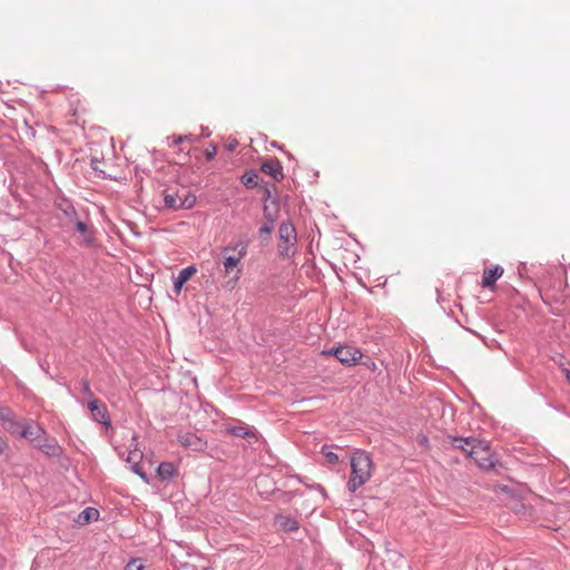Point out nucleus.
<instances>
[{"label":"nucleus","instance_id":"obj_23","mask_svg":"<svg viewBox=\"0 0 570 570\" xmlns=\"http://www.w3.org/2000/svg\"><path fill=\"white\" fill-rule=\"evenodd\" d=\"M281 525L285 531H294L298 529L297 522L289 518H282Z\"/></svg>","mask_w":570,"mask_h":570},{"label":"nucleus","instance_id":"obj_2","mask_svg":"<svg viewBox=\"0 0 570 570\" xmlns=\"http://www.w3.org/2000/svg\"><path fill=\"white\" fill-rule=\"evenodd\" d=\"M373 463L371 458L363 451H356L351 458V476L347 489L355 492L364 485L372 476Z\"/></svg>","mask_w":570,"mask_h":570},{"label":"nucleus","instance_id":"obj_14","mask_svg":"<svg viewBox=\"0 0 570 570\" xmlns=\"http://www.w3.org/2000/svg\"><path fill=\"white\" fill-rule=\"evenodd\" d=\"M99 518V511L95 508H86L83 511H81L78 517L76 518V522L80 525L88 524L91 521H96Z\"/></svg>","mask_w":570,"mask_h":570},{"label":"nucleus","instance_id":"obj_19","mask_svg":"<svg viewBox=\"0 0 570 570\" xmlns=\"http://www.w3.org/2000/svg\"><path fill=\"white\" fill-rule=\"evenodd\" d=\"M295 244L296 243H287L285 240H279L278 243V254L282 257L288 258L295 253Z\"/></svg>","mask_w":570,"mask_h":570},{"label":"nucleus","instance_id":"obj_26","mask_svg":"<svg viewBox=\"0 0 570 570\" xmlns=\"http://www.w3.org/2000/svg\"><path fill=\"white\" fill-rule=\"evenodd\" d=\"M125 570H144V566L139 559H132L128 562Z\"/></svg>","mask_w":570,"mask_h":570},{"label":"nucleus","instance_id":"obj_8","mask_svg":"<svg viewBox=\"0 0 570 570\" xmlns=\"http://www.w3.org/2000/svg\"><path fill=\"white\" fill-rule=\"evenodd\" d=\"M179 443L185 448H190L195 451H202L206 442L193 433H185L178 436Z\"/></svg>","mask_w":570,"mask_h":570},{"label":"nucleus","instance_id":"obj_17","mask_svg":"<svg viewBox=\"0 0 570 570\" xmlns=\"http://www.w3.org/2000/svg\"><path fill=\"white\" fill-rule=\"evenodd\" d=\"M142 458V453L138 450L131 451L127 458V462L132 463V470L140 478L146 480L145 473L140 470L139 462Z\"/></svg>","mask_w":570,"mask_h":570},{"label":"nucleus","instance_id":"obj_18","mask_svg":"<svg viewBox=\"0 0 570 570\" xmlns=\"http://www.w3.org/2000/svg\"><path fill=\"white\" fill-rule=\"evenodd\" d=\"M76 229L80 233V235L82 236V240L83 243L86 244H91L92 240H94V237H92V232L91 229L89 228V226L83 223V222H76Z\"/></svg>","mask_w":570,"mask_h":570},{"label":"nucleus","instance_id":"obj_20","mask_svg":"<svg viewBox=\"0 0 570 570\" xmlns=\"http://www.w3.org/2000/svg\"><path fill=\"white\" fill-rule=\"evenodd\" d=\"M22 423L14 420V417L10 419L8 423L3 425V429L8 431L12 435H20Z\"/></svg>","mask_w":570,"mask_h":570},{"label":"nucleus","instance_id":"obj_7","mask_svg":"<svg viewBox=\"0 0 570 570\" xmlns=\"http://www.w3.org/2000/svg\"><path fill=\"white\" fill-rule=\"evenodd\" d=\"M226 433L236 438L247 439L249 443H252V440L257 441L258 439L256 431L245 424L227 425Z\"/></svg>","mask_w":570,"mask_h":570},{"label":"nucleus","instance_id":"obj_22","mask_svg":"<svg viewBox=\"0 0 570 570\" xmlns=\"http://www.w3.org/2000/svg\"><path fill=\"white\" fill-rule=\"evenodd\" d=\"M242 183L248 187V188H253L257 185V175L253 171H248V173H245L243 176H242Z\"/></svg>","mask_w":570,"mask_h":570},{"label":"nucleus","instance_id":"obj_3","mask_svg":"<svg viewBox=\"0 0 570 570\" xmlns=\"http://www.w3.org/2000/svg\"><path fill=\"white\" fill-rule=\"evenodd\" d=\"M164 202L171 209H189L196 204V196L185 187L167 189L164 191Z\"/></svg>","mask_w":570,"mask_h":570},{"label":"nucleus","instance_id":"obj_16","mask_svg":"<svg viewBox=\"0 0 570 570\" xmlns=\"http://www.w3.org/2000/svg\"><path fill=\"white\" fill-rule=\"evenodd\" d=\"M278 205L275 200H267L264 205V216L269 223H275L278 218Z\"/></svg>","mask_w":570,"mask_h":570},{"label":"nucleus","instance_id":"obj_34","mask_svg":"<svg viewBox=\"0 0 570 570\" xmlns=\"http://www.w3.org/2000/svg\"><path fill=\"white\" fill-rule=\"evenodd\" d=\"M563 372L566 374L567 381L570 383V370L564 368Z\"/></svg>","mask_w":570,"mask_h":570},{"label":"nucleus","instance_id":"obj_24","mask_svg":"<svg viewBox=\"0 0 570 570\" xmlns=\"http://www.w3.org/2000/svg\"><path fill=\"white\" fill-rule=\"evenodd\" d=\"M322 453L324 454L325 459L327 460L328 463L331 464H335L338 462V456L336 453L330 451V449L327 446H324L322 449Z\"/></svg>","mask_w":570,"mask_h":570},{"label":"nucleus","instance_id":"obj_15","mask_svg":"<svg viewBox=\"0 0 570 570\" xmlns=\"http://www.w3.org/2000/svg\"><path fill=\"white\" fill-rule=\"evenodd\" d=\"M157 474L161 480H169L177 474V469L171 462H163L157 469Z\"/></svg>","mask_w":570,"mask_h":570},{"label":"nucleus","instance_id":"obj_5","mask_svg":"<svg viewBox=\"0 0 570 570\" xmlns=\"http://www.w3.org/2000/svg\"><path fill=\"white\" fill-rule=\"evenodd\" d=\"M327 354H333L335 357L343 364L347 366H352L358 363L362 358V353L358 348L353 346H341L334 350L326 352Z\"/></svg>","mask_w":570,"mask_h":570},{"label":"nucleus","instance_id":"obj_21","mask_svg":"<svg viewBox=\"0 0 570 570\" xmlns=\"http://www.w3.org/2000/svg\"><path fill=\"white\" fill-rule=\"evenodd\" d=\"M196 273L197 268L195 266H188L179 272L177 278L184 283H187Z\"/></svg>","mask_w":570,"mask_h":570},{"label":"nucleus","instance_id":"obj_28","mask_svg":"<svg viewBox=\"0 0 570 570\" xmlns=\"http://www.w3.org/2000/svg\"><path fill=\"white\" fill-rule=\"evenodd\" d=\"M274 228V223L266 222L259 229L261 234H271Z\"/></svg>","mask_w":570,"mask_h":570},{"label":"nucleus","instance_id":"obj_32","mask_svg":"<svg viewBox=\"0 0 570 570\" xmlns=\"http://www.w3.org/2000/svg\"><path fill=\"white\" fill-rule=\"evenodd\" d=\"M184 139H185V137H181V136H179V137H174V142L177 145V144L183 142V141H184Z\"/></svg>","mask_w":570,"mask_h":570},{"label":"nucleus","instance_id":"obj_29","mask_svg":"<svg viewBox=\"0 0 570 570\" xmlns=\"http://www.w3.org/2000/svg\"><path fill=\"white\" fill-rule=\"evenodd\" d=\"M82 391H83V393H85L88 397L94 399V397H92L91 389H90L89 383H88L87 381H83V382H82Z\"/></svg>","mask_w":570,"mask_h":570},{"label":"nucleus","instance_id":"obj_1","mask_svg":"<svg viewBox=\"0 0 570 570\" xmlns=\"http://www.w3.org/2000/svg\"><path fill=\"white\" fill-rule=\"evenodd\" d=\"M246 254V246L242 244H229L222 249L224 274L229 277L226 287L232 289L238 283L242 273V261Z\"/></svg>","mask_w":570,"mask_h":570},{"label":"nucleus","instance_id":"obj_9","mask_svg":"<svg viewBox=\"0 0 570 570\" xmlns=\"http://www.w3.org/2000/svg\"><path fill=\"white\" fill-rule=\"evenodd\" d=\"M449 440H450V443L451 445L456 449V450H460L462 451L468 458H470V449L472 446L475 445V442H476V439H473V438H454V436H449Z\"/></svg>","mask_w":570,"mask_h":570},{"label":"nucleus","instance_id":"obj_27","mask_svg":"<svg viewBox=\"0 0 570 570\" xmlns=\"http://www.w3.org/2000/svg\"><path fill=\"white\" fill-rule=\"evenodd\" d=\"M91 168L95 171L105 173V169L102 168V163L100 160H98L97 158H92V160H91Z\"/></svg>","mask_w":570,"mask_h":570},{"label":"nucleus","instance_id":"obj_11","mask_svg":"<svg viewBox=\"0 0 570 570\" xmlns=\"http://www.w3.org/2000/svg\"><path fill=\"white\" fill-rule=\"evenodd\" d=\"M42 433L43 431L39 425L28 422L22 425L20 436L33 442L37 441Z\"/></svg>","mask_w":570,"mask_h":570},{"label":"nucleus","instance_id":"obj_12","mask_svg":"<svg viewBox=\"0 0 570 570\" xmlns=\"http://www.w3.org/2000/svg\"><path fill=\"white\" fill-rule=\"evenodd\" d=\"M503 275V268L501 266H495L493 268L484 269L482 277V286L483 287H492L498 278Z\"/></svg>","mask_w":570,"mask_h":570},{"label":"nucleus","instance_id":"obj_10","mask_svg":"<svg viewBox=\"0 0 570 570\" xmlns=\"http://www.w3.org/2000/svg\"><path fill=\"white\" fill-rule=\"evenodd\" d=\"M261 170L264 174L271 176L275 180H279V179L283 178L282 166H281L278 160H267V161H265L262 165Z\"/></svg>","mask_w":570,"mask_h":570},{"label":"nucleus","instance_id":"obj_33","mask_svg":"<svg viewBox=\"0 0 570 570\" xmlns=\"http://www.w3.org/2000/svg\"><path fill=\"white\" fill-rule=\"evenodd\" d=\"M214 155H215V149L213 151H209V150L206 151L207 159H212L214 157Z\"/></svg>","mask_w":570,"mask_h":570},{"label":"nucleus","instance_id":"obj_25","mask_svg":"<svg viewBox=\"0 0 570 570\" xmlns=\"http://www.w3.org/2000/svg\"><path fill=\"white\" fill-rule=\"evenodd\" d=\"M13 417L12 412L9 409H2L0 407V423L2 426L10 421V419Z\"/></svg>","mask_w":570,"mask_h":570},{"label":"nucleus","instance_id":"obj_30","mask_svg":"<svg viewBox=\"0 0 570 570\" xmlns=\"http://www.w3.org/2000/svg\"><path fill=\"white\" fill-rule=\"evenodd\" d=\"M184 282H181L180 279H176L175 283H174V291L175 293L178 295L180 292H181V288L184 286Z\"/></svg>","mask_w":570,"mask_h":570},{"label":"nucleus","instance_id":"obj_13","mask_svg":"<svg viewBox=\"0 0 570 570\" xmlns=\"http://www.w3.org/2000/svg\"><path fill=\"white\" fill-rule=\"evenodd\" d=\"M279 240L296 243V230L291 223H282L278 229Z\"/></svg>","mask_w":570,"mask_h":570},{"label":"nucleus","instance_id":"obj_6","mask_svg":"<svg viewBox=\"0 0 570 570\" xmlns=\"http://www.w3.org/2000/svg\"><path fill=\"white\" fill-rule=\"evenodd\" d=\"M88 409L94 420L106 425L109 424L107 407L98 399H91L88 403Z\"/></svg>","mask_w":570,"mask_h":570},{"label":"nucleus","instance_id":"obj_4","mask_svg":"<svg viewBox=\"0 0 570 570\" xmlns=\"http://www.w3.org/2000/svg\"><path fill=\"white\" fill-rule=\"evenodd\" d=\"M469 451L470 459H472L481 469L488 470L494 466L493 455L487 442L476 439L475 445Z\"/></svg>","mask_w":570,"mask_h":570},{"label":"nucleus","instance_id":"obj_31","mask_svg":"<svg viewBox=\"0 0 570 570\" xmlns=\"http://www.w3.org/2000/svg\"><path fill=\"white\" fill-rule=\"evenodd\" d=\"M8 449L7 441L0 436V454H2Z\"/></svg>","mask_w":570,"mask_h":570}]
</instances>
